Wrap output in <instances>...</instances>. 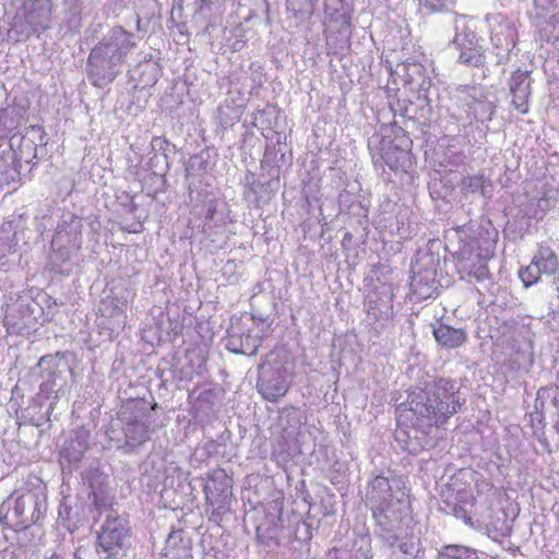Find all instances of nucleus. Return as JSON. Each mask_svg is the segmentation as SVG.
Masks as SVG:
<instances>
[{"label":"nucleus","instance_id":"obj_1","mask_svg":"<svg viewBox=\"0 0 559 559\" xmlns=\"http://www.w3.org/2000/svg\"><path fill=\"white\" fill-rule=\"evenodd\" d=\"M465 400L453 379L429 377L424 386L408 394L405 403L396 408L397 423L411 425L415 430L429 433L433 427H442L459 413Z\"/></svg>","mask_w":559,"mask_h":559},{"label":"nucleus","instance_id":"obj_2","mask_svg":"<svg viewBox=\"0 0 559 559\" xmlns=\"http://www.w3.org/2000/svg\"><path fill=\"white\" fill-rule=\"evenodd\" d=\"M366 499L381 530V536L394 546L397 542L394 531L409 506L400 481L383 476L374 477L369 484Z\"/></svg>","mask_w":559,"mask_h":559},{"label":"nucleus","instance_id":"obj_3","mask_svg":"<svg viewBox=\"0 0 559 559\" xmlns=\"http://www.w3.org/2000/svg\"><path fill=\"white\" fill-rule=\"evenodd\" d=\"M153 406H148L145 401H130L110 423L106 435L117 449L134 453L157 430V426L153 425Z\"/></svg>","mask_w":559,"mask_h":559},{"label":"nucleus","instance_id":"obj_4","mask_svg":"<svg viewBox=\"0 0 559 559\" xmlns=\"http://www.w3.org/2000/svg\"><path fill=\"white\" fill-rule=\"evenodd\" d=\"M53 3L51 0H22L9 29L10 38L15 41H25L31 36L50 28Z\"/></svg>","mask_w":559,"mask_h":559},{"label":"nucleus","instance_id":"obj_5","mask_svg":"<svg viewBox=\"0 0 559 559\" xmlns=\"http://www.w3.org/2000/svg\"><path fill=\"white\" fill-rule=\"evenodd\" d=\"M293 366L284 352H271L259 367L258 392L270 402L284 396L292 383Z\"/></svg>","mask_w":559,"mask_h":559},{"label":"nucleus","instance_id":"obj_6","mask_svg":"<svg viewBox=\"0 0 559 559\" xmlns=\"http://www.w3.org/2000/svg\"><path fill=\"white\" fill-rule=\"evenodd\" d=\"M495 241L491 239L471 240L455 252L456 269L461 278L483 283L490 278L488 261L493 257Z\"/></svg>","mask_w":559,"mask_h":559},{"label":"nucleus","instance_id":"obj_7","mask_svg":"<svg viewBox=\"0 0 559 559\" xmlns=\"http://www.w3.org/2000/svg\"><path fill=\"white\" fill-rule=\"evenodd\" d=\"M37 368L41 377L40 394L45 399L51 400L48 409V413H50L55 404L69 392L64 373L72 371L71 366L67 354L57 353L56 355L43 356L37 364Z\"/></svg>","mask_w":559,"mask_h":559},{"label":"nucleus","instance_id":"obj_8","mask_svg":"<svg viewBox=\"0 0 559 559\" xmlns=\"http://www.w3.org/2000/svg\"><path fill=\"white\" fill-rule=\"evenodd\" d=\"M440 258L431 252H419L412 265L411 300L419 302L438 295L440 285L437 266Z\"/></svg>","mask_w":559,"mask_h":559},{"label":"nucleus","instance_id":"obj_9","mask_svg":"<svg viewBox=\"0 0 559 559\" xmlns=\"http://www.w3.org/2000/svg\"><path fill=\"white\" fill-rule=\"evenodd\" d=\"M455 36L453 45L460 51L457 60L461 63L471 67H480L485 64V49L480 44V38L471 27L469 21L465 15L455 17Z\"/></svg>","mask_w":559,"mask_h":559},{"label":"nucleus","instance_id":"obj_10","mask_svg":"<svg viewBox=\"0 0 559 559\" xmlns=\"http://www.w3.org/2000/svg\"><path fill=\"white\" fill-rule=\"evenodd\" d=\"M128 521L110 511L97 532V545L109 557H118L130 544Z\"/></svg>","mask_w":559,"mask_h":559},{"label":"nucleus","instance_id":"obj_11","mask_svg":"<svg viewBox=\"0 0 559 559\" xmlns=\"http://www.w3.org/2000/svg\"><path fill=\"white\" fill-rule=\"evenodd\" d=\"M81 246L82 219L74 214L63 216L51 240V248L55 254L64 262L69 260L71 254L76 252Z\"/></svg>","mask_w":559,"mask_h":559},{"label":"nucleus","instance_id":"obj_12","mask_svg":"<svg viewBox=\"0 0 559 559\" xmlns=\"http://www.w3.org/2000/svg\"><path fill=\"white\" fill-rule=\"evenodd\" d=\"M122 66L121 61L111 58L110 52L104 53V51L93 48L87 58L86 72L94 86L105 87L117 78Z\"/></svg>","mask_w":559,"mask_h":559},{"label":"nucleus","instance_id":"obj_13","mask_svg":"<svg viewBox=\"0 0 559 559\" xmlns=\"http://www.w3.org/2000/svg\"><path fill=\"white\" fill-rule=\"evenodd\" d=\"M559 271V259L548 246H539L531 263L521 267L519 277L525 287L538 283L542 275L552 276Z\"/></svg>","mask_w":559,"mask_h":559},{"label":"nucleus","instance_id":"obj_14","mask_svg":"<svg viewBox=\"0 0 559 559\" xmlns=\"http://www.w3.org/2000/svg\"><path fill=\"white\" fill-rule=\"evenodd\" d=\"M47 511V499L41 491L28 490L19 496L12 508L16 526L27 527L40 520Z\"/></svg>","mask_w":559,"mask_h":559},{"label":"nucleus","instance_id":"obj_15","mask_svg":"<svg viewBox=\"0 0 559 559\" xmlns=\"http://www.w3.org/2000/svg\"><path fill=\"white\" fill-rule=\"evenodd\" d=\"M138 41L139 37L135 34L121 26H116L103 36L94 49H99L104 53L110 52L114 60H119L124 64L128 55L136 47Z\"/></svg>","mask_w":559,"mask_h":559},{"label":"nucleus","instance_id":"obj_16","mask_svg":"<svg viewBox=\"0 0 559 559\" xmlns=\"http://www.w3.org/2000/svg\"><path fill=\"white\" fill-rule=\"evenodd\" d=\"M130 292L123 289L120 294H114V290L104 292V297L100 299L97 308V313L109 320V329L114 331L122 330L127 321V304Z\"/></svg>","mask_w":559,"mask_h":559},{"label":"nucleus","instance_id":"obj_17","mask_svg":"<svg viewBox=\"0 0 559 559\" xmlns=\"http://www.w3.org/2000/svg\"><path fill=\"white\" fill-rule=\"evenodd\" d=\"M263 322H252L246 333H239L235 325L228 331L226 348L236 354L252 356L257 353L263 337Z\"/></svg>","mask_w":559,"mask_h":559},{"label":"nucleus","instance_id":"obj_18","mask_svg":"<svg viewBox=\"0 0 559 559\" xmlns=\"http://www.w3.org/2000/svg\"><path fill=\"white\" fill-rule=\"evenodd\" d=\"M460 100L467 107V112L475 120L490 121L496 111V105L488 99L485 91L478 86H466L461 91Z\"/></svg>","mask_w":559,"mask_h":559},{"label":"nucleus","instance_id":"obj_19","mask_svg":"<svg viewBox=\"0 0 559 559\" xmlns=\"http://www.w3.org/2000/svg\"><path fill=\"white\" fill-rule=\"evenodd\" d=\"M368 318L377 324L374 329H383L393 318V293L390 286L382 285L381 292L368 295Z\"/></svg>","mask_w":559,"mask_h":559},{"label":"nucleus","instance_id":"obj_20","mask_svg":"<svg viewBox=\"0 0 559 559\" xmlns=\"http://www.w3.org/2000/svg\"><path fill=\"white\" fill-rule=\"evenodd\" d=\"M511 107L522 115L530 111V97L532 94V79L530 71L515 70L508 82Z\"/></svg>","mask_w":559,"mask_h":559},{"label":"nucleus","instance_id":"obj_21","mask_svg":"<svg viewBox=\"0 0 559 559\" xmlns=\"http://www.w3.org/2000/svg\"><path fill=\"white\" fill-rule=\"evenodd\" d=\"M408 139H403L401 144L383 139L379 148L380 158L391 170H406L411 166Z\"/></svg>","mask_w":559,"mask_h":559},{"label":"nucleus","instance_id":"obj_22","mask_svg":"<svg viewBox=\"0 0 559 559\" xmlns=\"http://www.w3.org/2000/svg\"><path fill=\"white\" fill-rule=\"evenodd\" d=\"M88 441L90 433L85 428L73 430L59 452L61 465L64 466L67 463L71 467L78 464L88 449Z\"/></svg>","mask_w":559,"mask_h":559},{"label":"nucleus","instance_id":"obj_23","mask_svg":"<svg viewBox=\"0 0 559 559\" xmlns=\"http://www.w3.org/2000/svg\"><path fill=\"white\" fill-rule=\"evenodd\" d=\"M206 499L212 504L223 506L231 497L233 479L224 469H215L204 487Z\"/></svg>","mask_w":559,"mask_h":559},{"label":"nucleus","instance_id":"obj_24","mask_svg":"<svg viewBox=\"0 0 559 559\" xmlns=\"http://www.w3.org/2000/svg\"><path fill=\"white\" fill-rule=\"evenodd\" d=\"M487 21L491 28L490 41L493 48L498 50L497 55H499L500 51L509 52L514 47V29L500 14L488 16Z\"/></svg>","mask_w":559,"mask_h":559},{"label":"nucleus","instance_id":"obj_25","mask_svg":"<svg viewBox=\"0 0 559 559\" xmlns=\"http://www.w3.org/2000/svg\"><path fill=\"white\" fill-rule=\"evenodd\" d=\"M83 480L88 484L95 507L99 509L107 506L108 480L107 476L99 469L98 464L91 465L83 473Z\"/></svg>","mask_w":559,"mask_h":559},{"label":"nucleus","instance_id":"obj_26","mask_svg":"<svg viewBox=\"0 0 559 559\" xmlns=\"http://www.w3.org/2000/svg\"><path fill=\"white\" fill-rule=\"evenodd\" d=\"M46 144L45 134L40 127L31 126L26 129L21 139L19 148L20 158L26 163H32L38 158V148Z\"/></svg>","mask_w":559,"mask_h":559},{"label":"nucleus","instance_id":"obj_27","mask_svg":"<svg viewBox=\"0 0 559 559\" xmlns=\"http://www.w3.org/2000/svg\"><path fill=\"white\" fill-rule=\"evenodd\" d=\"M87 508L82 502H74L66 500L59 509V520L62 525L68 528L70 533L76 531L87 521Z\"/></svg>","mask_w":559,"mask_h":559},{"label":"nucleus","instance_id":"obj_28","mask_svg":"<svg viewBox=\"0 0 559 559\" xmlns=\"http://www.w3.org/2000/svg\"><path fill=\"white\" fill-rule=\"evenodd\" d=\"M164 556L167 559H193L191 540L185 536L183 531H174L168 535Z\"/></svg>","mask_w":559,"mask_h":559},{"label":"nucleus","instance_id":"obj_29","mask_svg":"<svg viewBox=\"0 0 559 559\" xmlns=\"http://www.w3.org/2000/svg\"><path fill=\"white\" fill-rule=\"evenodd\" d=\"M432 334L437 343L448 349L457 348L467 340L465 330L455 329L443 323L432 325Z\"/></svg>","mask_w":559,"mask_h":559},{"label":"nucleus","instance_id":"obj_30","mask_svg":"<svg viewBox=\"0 0 559 559\" xmlns=\"http://www.w3.org/2000/svg\"><path fill=\"white\" fill-rule=\"evenodd\" d=\"M460 188L465 194L479 192L483 197H489L492 183L489 177L484 174H477L464 177L461 180Z\"/></svg>","mask_w":559,"mask_h":559},{"label":"nucleus","instance_id":"obj_31","mask_svg":"<svg viewBox=\"0 0 559 559\" xmlns=\"http://www.w3.org/2000/svg\"><path fill=\"white\" fill-rule=\"evenodd\" d=\"M551 206L552 202L550 199H532L524 205L521 212L528 219L540 221Z\"/></svg>","mask_w":559,"mask_h":559},{"label":"nucleus","instance_id":"obj_32","mask_svg":"<svg viewBox=\"0 0 559 559\" xmlns=\"http://www.w3.org/2000/svg\"><path fill=\"white\" fill-rule=\"evenodd\" d=\"M439 559H478L474 549L459 546H445L439 555Z\"/></svg>","mask_w":559,"mask_h":559},{"label":"nucleus","instance_id":"obj_33","mask_svg":"<svg viewBox=\"0 0 559 559\" xmlns=\"http://www.w3.org/2000/svg\"><path fill=\"white\" fill-rule=\"evenodd\" d=\"M14 231L11 224L0 227V260L14 250Z\"/></svg>","mask_w":559,"mask_h":559},{"label":"nucleus","instance_id":"obj_34","mask_svg":"<svg viewBox=\"0 0 559 559\" xmlns=\"http://www.w3.org/2000/svg\"><path fill=\"white\" fill-rule=\"evenodd\" d=\"M425 9L431 13L441 12L448 10L454 0H420Z\"/></svg>","mask_w":559,"mask_h":559},{"label":"nucleus","instance_id":"obj_35","mask_svg":"<svg viewBox=\"0 0 559 559\" xmlns=\"http://www.w3.org/2000/svg\"><path fill=\"white\" fill-rule=\"evenodd\" d=\"M314 2L316 0H286V5L288 10L297 14L298 12L311 8Z\"/></svg>","mask_w":559,"mask_h":559},{"label":"nucleus","instance_id":"obj_36","mask_svg":"<svg viewBox=\"0 0 559 559\" xmlns=\"http://www.w3.org/2000/svg\"><path fill=\"white\" fill-rule=\"evenodd\" d=\"M452 512L456 519L464 520L467 523L471 522V518L467 516V512L462 506H454Z\"/></svg>","mask_w":559,"mask_h":559},{"label":"nucleus","instance_id":"obj_37","mask_svg":"<svg viewBox=\"0 0 559 559\" xmlns=\"http://www.w3.org/2000/svg\"><path fill=\"white\" fill-rule=\"evenodd\" d=\"M554 2L555 0H534L536 8L540 9L542 12H548Z\"/></svg>","mask_w":559,"mask_h":559},{"label":"nucleus","instance_id":"obj_38","mask_svg":"<svg viewBox=\"0 0 559 559\" xmlns=\"http://www.w3.org/2000/svg\"><path fill=\"white\" fill-rule=\"evenodd\" d=\"M66 4L73 13H79L82 4V0H66Z\"/></svg>","mask_w":559,"mask_h":559},{"label":"nucleus","instance_id":"obj_39","mask_svg":"<svg viewBox=\"0 0 559 559\" xmlns=\"http://www.w3.org/2000/svg\"><path fill=\"white\" fill-rule=\"evenodd\" d=\"M5 114L0 110V138H4L7 135V126L3 121Z\"/></svg>","mask_w":559,"mask_h":559},{"label":"nucleus","instance_id":"obj_40","mask_svg":"<svg viewBox=\"0 0 559 559\" xmlns=\"http://www.w3.org/2000/svg\"><path fill=\"white\" fill-rule=\"evenodd\" d=\"M215 213H216V206L214 204H211L206 210L205 218L212 219L214 217Z\"/></svg>","mask_w":559,"mask_h":559},{"label":"nucleus","instance_id":"obj_41","mask_svg":"<svg viewBox=\"0 0 559 559\" xmlns=\"http://www.w3.org/2000/svg\"><path fill=\"white\" fill-rule=\"evenodd\" d=\"M44 559H64V558L61 555L56 554V552H51L50 555H48V552H47Z\"/></svg>","mask_w":559,"mask_h":559},{"label":"nucleus","instance_id":"obj_42","mask_svg":"<svg viewBox=\"0 0 559 559\" xmlns=\"http://www.w3.org/2000/svg\"><path fill=\"white\" fill-rule=\"evenodd\" d=\"M247 198L251 202H258L262 197H259V195H248Z\"/></svg>","mask_w":559,"mask_h":559},{"label":"nucleus","instance_id":"obj_43","mask_svg":"<svg viewBox=\"0 0 559 559\" xmlns=\"http://www.w3.org/2000/svg\"><path fill=\"white\" fill-rule=\"evenodd\" d=\"M154 142H155V143H157V142H158V143H166V144H167V142H166L165 140H162L160 138H156V139L154 140Z\"/></svg>","mask_w":559,"mask_h":559},{"label":"nucleus","instance_id":"obj_44","mask_svg":"<svg viewBox=\"0 0 559 559\" xmlns=\"http://www.w3.org/2000/svg\"><path fill=\"white\" fill-rule=\"evenodd\" d=\"M74 556H75V558H78V559H82V558H81V557H82V554L80 552V550L75 551Z\"/></svg>","mask_w":559,"mask_h":559},{"label":"nucleus","instance_id":"obj_45","mask_svg":"<svg viewBox=\"0 0 559 559\" xmlns=\"http://www.w3.org/2000/svg\"><path fill=\"white\" fill-rule=\"evenodd\" d=\"M400 548H401L404 552H407L406 546L401 545V546H400Z\"/></svg>","mask_w":559,"mask_h":559},{"label":"nucleus","instance_id":"obj_46","mask_svg":"<svg viewBox=\"0 0 559 559\" xmlns=\"http://www.w3.org/2000/svg\"><path fill=\"white\" fill-rule=\"evenodd\" d=\"M400 548H401L404 552H407L406 546L401 545V546H400Z\"/></svg>","mask_w":559,"mask_h":559},{"label":"nucleus","instance_id":"obj_47","mask_svg":"<svg viewBox=\"0 0 559 559\" xmlns=\"http://www.w3.org/2000/svg\"><path fill=\"white\" fill-rule=\"evenodd\" d=\"M406 449L408 450V452H412L415 450V449H411L408 445H406Z\"/></svg>","mask_w":559,"mask_h":559}]
</instances>
